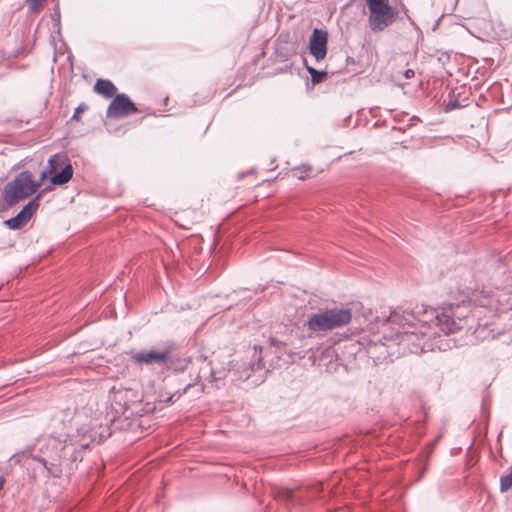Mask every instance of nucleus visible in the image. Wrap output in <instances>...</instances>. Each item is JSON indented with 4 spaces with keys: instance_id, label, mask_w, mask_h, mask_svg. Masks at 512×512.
<instances>
[{
    "instance_id": "f257e3e1",
    "label": "nucleus",
    "mask_w": 512,
    "mask_h": 512,
    "mask_svg": "<svg viewBox=\"0 0 512 512\" xmlns=\"http://www.w3.org/2000/svg\"><path fill=\"white\" fill-rule=\"evenodd\" d=\"M452 308L439 312L432 307L418 311H394L389 317L392 332L385 334L384 338L394 341L402 346L403 351L421 354L439 350L446 351L457 347L461 343L452 337L461 331L472 329L468 316H457Z\"/></svg>"
},
{
    "instance_id": "f03ea898",
    "label": "nucleus",
    "mask_w": 512,
    "mask_h": 512,
    "mask_svg": "<svg viewBox=\"0 0 512 512\" xmlns=\"http://www.w3.org/2000/svg\"><path fill=\"white\" fill-rule=\"evenodd\" d=\"M47 178L50 179L51 185L64 184V154L57 153L51 156L38 178L28 170L18 173L4 186L3 201L8 207L18 204L34 195Z\"/></svg>"
},
{
    "instance_id": "7ed1b4c3",
    "label": "nucleus",
    "mask_w": 512,
    "mask_h": 512,
    "mask_svg": "<svg viewBox=\"0 0 512 512\" xmlns=\"http://www.w3.org/2000/svg\"><path fill=\"white\" fill-rule=\"evenodd\" d=\"M351 318V310L348 308L324 309L308 318L307 327L312 332H326L345 326Z\"/></svg>"
},
{
    "instance_id": "20e7f679",
    "label": "nucleus",
    "mask_w": 512,
    "mask_h": 512,
    "mask_svg": "<svg viewBox=\"0 0 512 512\" xmlns=\"http://www.w3.org/2000/svg\"><path fill=\"white\" fill-rule=\"evenodd\" d=\"M369 28L373 32H381L390 26L398 16V10L387 4L368 6Z\"/></svg>"
},
{
    "instance_id": "39448f33",
    "label": "nucleus",
    "mask_w": 512,
    "mask_h": 512,
    "mask_svg": "<svg viewBox=\"0 0 512 512\" xmlns=\"http://www.w3.org/2000/svg\"><path fill=\"white\" fill-rule=\"evenodd\" d=\"M138 109L131 99L124 93L116 94L108 106L106 115L111 119H119L129 116Z\"/></svg>"
},
{
    "instance_id": "423d86ee",
    "label": "nucleus",
    "mask_w": 512,
    "mask_h": 512,
    "mask_svg": "<svg viewBox=\"0 0 512 512\" xmlns=\"http://www.w3.org/2000/svg\"><path fill=\"white\" fill-rule=\"evenodd\" d=\"M38 207L39 198L35 197L34 199L30 200L16 216L6 220L4 224L12 230L20 229L29 222Z\"/></svg>"
},
{
    "instance_id": "0eeeda50",
    "label": "nucleus",
    "mask_w": 512,
    "mask_h": 512,
    "mask_svg": "<svg viewBox=\"0 0 512 512\" xmlns=\"http://www.w3.org/2000/svg\"><path fill=\"white\" fill-rule=\"evenodd\" d=\"M328 32L322 29H314L309 40L310 54L316 59L321 61L327 54Z\"/></svg>"
},
{
    "instance_id": "6e6552de",
    "label": "nucleus",
    "mask_w": 512,
    "mask_h": 512,
    "mask_svg": "<svg viewBox=\"0 0 512 512\" xmlns=\"http://www.w3.org/2000/svg\"><path fill=\"white\" fill-rule=\"evenodd\" d=\"M132 360L136 364L140 365H151L158 364L164 365L169 360V350L165 349L162 351H154V350H142L136 352L132 356Z\"/></svg>"
},
{
    "instance_id": "1a4fd4ad",
    "label": "nucleus",
    "mask_w": 512,
    "mask_h": 512,
    "mask_svg": "<svg viewBox=\"0 0 512 512\" xmlns=\"http://www.w3.org/2000/svg\"><path fill=\"white\" fill-rule=\"evenodd\" d=\"M49 21V29L51 33V39L54 44V56L56 57L58 54H61V51L58 52V47L56 41L62 42V33H61V10L59 3L55 5L54 12L50 14ZM62 46L59 47L61 50Z\"/></svg>"
},
{
    "instance_id": "9d476101",
    "label": "nucleus",
    "mask_w": 512,
    "mask_h": 512,
    "mask_svg": "<svg viewBox=\"0 0 512 512\" xmlns=\"http://www.w3.org/2000/svg\"><path fill=\"white\" fill-rule=\"evenodd\" d=\"M94 91L105 98H112L115 96L117 88L110 80L98 79L94 85Z\"/></svg>"
},
{
    "instance_id": "9b49d317",
    "label": "nucleus",
    "mask_w": 512,
    "mask_h": 512,
    "mask_svg": "<svg viewBox=\"0 0 512 512\" xmlns=\"http://www.w3.org/2000/svg\"><path fill=\"white\" fill-rule=\"evenodd\" d=\"M188 364V358L173 357L169 351V360L164 364V366L175 372H182L188 367Z\"/></svg>"
},
{
    "instance_id": "f8f14e48",
    "label": "nucleus",
    "mask_w": 512,
    "mask_h": 512,
    "mask_svg": "<svg viewBox=\"0 0 512 512\" xmlns=\"http://www.w3.org/2000/svg\"><path fill=\"white\" fill-rule=\"evenodd\" d=\"M306 67H307V71L309 72V74L311 76V81L313 84H318V83L324 81V79L327 76V72L324 70H317L311 66H306Z\"/></svg>"
},
{
    "instance_id": "ddd939ff",
    "label": "nucleus",
    "mask_w": 512,
    "mask_h": 512,
    "mask_svg": "<svg viewBox=\"0 0 512 512\" xmlns=\"http://www.w3.org/2000/svg\"><path fill=\"white\" fill-rule=\"evenodd\" d=\"M239 369H242L241 374L238 376V380H246L251 376V371L253 367L248 365L247 362L242 361L241 363H237Z\"/></svg>"
},
{
    "instance_id": "4468645a",
    "label": "nucleus",
    "mask_w": 512,
    "mask_h": 512,
    "mask_svg": "<svg viewBox=\"0 0 512 512\" xmlns=\"http://www.w3.org/2000/svg\"><path fill=\"white\" fill-rule=\"evenodd\" d=\"M512 487V470L500 477V491L505 492Z\"/></svg>"
},
{
    "instance_id": "2eb2a0df",
    "label": "nucleus",
    "mask_w": 512,
    "mask_h": 512,
    "mask_svg": "<svg viewBox=\"0 0 512 512\" xmlns=\"http://www.w3.org/2000/svg\"><path fill=\"white\" fill-rule=\"evenodd\" d=\"M225 377H226V370L225 369H223V370H216L213 367H210V370H209V381L210 382H215V381H218V380L223 379Z\"/></svg>"
},
{
    "instance_id": "dca6fc26",
    "label": "nucleus",
    "mask_w": 512,
    "mask_h": 512,
    "mask_svg": "<svg viewBox=\"0 0 512 512\" xmlns=\"http://www.w3.org/2000/svg\"><path fill=\"white\" fill-rule=\"evenodd\" d=\"M28 4L29 11L32 13H38L42 10L43 3L45 0H25Z\"/></svg>"
},
{
    "instance_id": "f3484780",
    "label": "nucleus",
    "mask_w": 512,
    "mask_h": 512,
    "mask_svg": "<svg viewBox=\"0 0 512 512\" xmlns=\"http://www.w3.org/2000/svg\"><path fill=\"white\" fill-rule=\"evenodd\" d=\"M295 170L298 172L297 177L303 180L308 176V171L310 170V167L302 166Z\"/></svg>"
},
{
    "instance_id": "a211bd4d",
    "label": "nucleus",
    "mask_w": 512,
    "mask_h": 512,
    "mask_svg": "<svg viewBox=\"0 0 512 512\" xmlns=\"http://www.w3.org/2000/svg\"><path fill=\"white\" fill-rule=\"evenodd\" d=\"M87 108V106L85 104H80L76 109H75V112L72 116V120H77L79 118V115L81 112H83L85 109Z\"/></svg>"
},
{
    "instance_id": "6ab92c4d",
    "label": "nucleus",
    "mask_w": 512,
    "mask_h": 512,
    "mask_svg": "<svg viewBox=\"0 0 512 512\" xmlns=\"http://www.w3.org/2000/svg\"><path fill=\"white\" fill-rule=\"evenodd\" d=\"M73 177V167L70 163L66 161V183L71 180Z\"/></svg>"
},
{
    "instance_id": "aec40b11",
    "label": "nucleus",
    "mask_w": 512,
    "mask_h": 512,
    "mask_svg": "<svg viewBox=\"0 0 512 512\" xmlns=\"http://www.w3.org/2000/svg\"><path fill=\"white\" fill-rule=\"evenodd\" d=\"M270 343L272 346H276L277 348H282L285 344L274 337H270Z\"/></svg>"
},
{
    "instance_id": "412c9836",
    "label": "nucleus",
    "mask_w": 512,
    "mask_h": 512,
    "mask_svg": "<svg viewBox=\"0 0 512 512\" xmlns=\"http://www.w3.org/2000/svg\"><path fill=\"white\" fill-rule=\"evenodd\" d=\"M367 6L371 5H379V4H387L388 0H366Z\"/></svg>"
},
{
    "instance_id": "4be33fe9",
    "label": "nucleus",
    "mask_w": 512,
    "mask_h": 512,
    "mask_svg": "<svg viewBox=\"0 0 512 512\" xmlns=\"http://www.w3.org/2000/svg\"><path fill=\"white\" fill-rule=\"evenodd\" d=\"M414 75H415V73H414V70H412V69H407V70L404 72V76H405V78H407V79L412 78Z\"/></svg>"
},
{
    "instance_id": "5701e85b",
    "label": "nucleus",
    "mask_w": 512,
    "mask_h": 512,
    "mask_svg": "<svg viewBox=\"0 0 512 512\" xmlns=\"http://www.w3.org/2000/svg\"><path fill=\"white\" fill-rule=\"evenodd\" d=\"M72 58V53L68 50V47L66 46V59L71 63V66H73Z\"/></svg>"
},
{
    "instance_id": "b1692460",
    "label": "nucleus",
    "mask_w": 512,
    "mask_h": 512,
    "mask_svg": "<svg viewBox=\"0 0 512 512\" xmlns=\"http://www.w3.org/2000/svg\"><path fill=\"white\" fill-rule=\"evenodd\" d=\"M448 106H449V108H451V109H455V108H459V107H461V105L459 104V102H458L457 100H455V101H453V102L449 103V105H448Z\"/></svg>"
},
{
    "instance_id": "393cba45",
    "label": "nucleus",
    "mask_w": 512,
    "mask_h": 512,
    "mask_svg": "<svg viewBox=\"0 0 512 512\" xmlns=\"http://www.w3.org/2000/svg\"><path fill=\"white\" fill-rule=\"evenodd\" d=\"M192 386V384H187L186 387L184 388V393Z\"/></svg>"
},
{
    "instance_id": "a878e982",
    "label": "nucleus",
    "mask_w": 512,
    "mask_h": 512,
    "mask_svg": "<svg viewBox=\"0 0 512 512\" xmlns=\"http://www.w3.org/2000/svg\"><path fill=\"white\" fill-rule=\"evenodd\" d=\"M291 497H292L291 491H287V498H291Z\"/></svg>"
},
{
    "instance_id": "bb28decb",
    "label": "nucleus",
    "mask_w": 512,
    "mask_h": 512,
    "mask_svg": "<svg viewBox=\"0 0 512 512\" xmlns=\"http://www.w3.org/2000/svg\"><path fill=\"white\" fill-rule=\"evenodd\" d=\"M442 435H439L436 439H435V442H438L439 439L441 438Z\"/></svg>"
}]
</instances>
